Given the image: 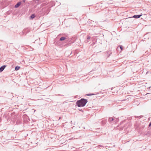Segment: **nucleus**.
Listing matches in <instances>:
<instances>
[{"instance_id": "f257e3e1", "label": "nucleus", "mask_w": 151, "mask_h": 151, "mask_svg": "<svg viewBox=\"0 0 151 151\" xmlns=\"http://www.w3.org/2000/svg\"><path fill=\"white\" fill-rule=\"evenodd\" d=\"M48 3L47 1L45 0H33L31 2V4L34 6L33 8H36V9H40L41 6H44Z\"/></svg>"}, {"instance_id": "f03ea898", "label": "nucleus", "mask_w": 151, "mask_h": 151, "mask_svg": "<svg viewBox=\"0 0 151 151\" xmlns=\"http://www.w3.org/2000/svg\"><path fill=\"white\" fill-rule=\"evenodd\" d=\"M87 102L86 99H82L78 101L76 104L78 107H82L84 106Z\"/></svg>"}, {"instance_id": "7ed1b4c3", "label": "nucleus", "mask_w": 151, "mask_h": 151, "mask_svg": "<svg viewBox=\"0 0 151 151\" xmlns=\"http://www.w3.org/2000/svg\"><path fill=\"white\" fill-rule=\"evenodd\" d=\"M22 3L21 2H18L15 6L12 5L11 6H11V8L12 9H13L14 7L15 8H17Z\"/></svg>"}, {"instance_id": "20e7f679", "label": "nucleus", "mask_w": 151, "mask_h": 151, "mask_svg": "<svg viewBox=\"0 0 151 151\" xmlns=\"http://www.w3.org/2000/svg\"><path fill=\"white\" fill-rule=\"evenodd\" d=\"M142 15V14H139V15H134L133 17H129V18H139Z\"/></svg>"}, {"instance_id": "39448f33", "label": "nucleus", "mask_w": 151, "mask_h": 151, "mask_svg": "<svg viewBox=\"0 0 151 151\" xmlns=\"http://www.w3.org/2000/svg\"><path fill=\"white\" fill-rule=\"evenodd\" d=\"M6 67V65H4L1 67L0 68V72H2L4 70Z\"/></svg>"}, {"instance_id": "423d86ee", "label": "nucleus", "mask_w": 151, "mask_h": 151, "mask_svg": "<svg viewBox=\"0 0 151 151\" xmlns=\"http://www.w3.org/2000/svg\"><path fill=\"white\" fill-rule=\"evenodd\" d=\"M35 17V15L34 14H33L30 16L29 18L30 19H32Z\"/></svg>"}, {"instance_id": "0eeeda50", "label": "nucleus", "mask_w": 151, "mask_h": 151, "mask_svg": "<svg viewBox=\"0 0 151 151\" xmlns=\"http://www.w3.org/2000/svg\"><path fill=\"white\" fill-rule=\"evenodd\" d=\"M114 120V118H109V122H111V121H112Z\"/></svg>"}, {"instance_id": "6e6552de", "label": "nucleus", "mask_w": 151, "mask_h": 151, "mask_svg": "<svg viewBox=\"0 0 151 151\" xmlns=\"http://www.w3.org/2000/svg\"><path fill=\"white\" fill-rule=\"evenodd\" d=\"M20 68V67L19 66H16L15 68V70H19Z\"/></svg>"}, {"instance_id": "1a4fd4ad", "label": "nucleus", "mask_w": 151, "mask_h": 151, "mask_svg": "<svg viewBox=\"0 0 151 151\" xmlns=\"http://www.w3.org/2000/svg\"><path fill=\"white\" fill-rule=\"evenodd\" d=\"M114 122H115V123H116L119 121V119L117 118H114Z\"/></svg>"}, {"instance_id": "9d476101", "label": "nucleus", "mask_w": 151, "mask_h": 151, "mask_svg": "<svg viewBox=\"0 0 151 151\" xmlns=\"http://www.w3.org/2000/svg\"><path fill=\"white\" fill-rule=\"evenodd\" d=\"M65 39V37H62L60 38V40L61 41H63Z\"/></svg>"}, {"instance_id": "9b49d317", "label": "nucleus", "mask_w": 151, "mask_h": 151, "mask_svg": "<svg viewBox=\"0 0 151 151\" xmlns=\"http://www.w3.org/2000/svg\"><path fill=\"white\" fill-rule=\"evenodd\" d=\"M26 1V0H22L20 2H21L22 3H24Z\"/></svg>"}, {"instance_id": "f8f14e48", "label": "nucleus", "mask_w": 151, "mask_h": 151, "mask_svg": "<svg viewBox=\"0 0 151 151\" xmlns=\"http://www.w3.org/2000/svg\"><path fill=\"white\" fill-rule=\"evenodd\" d=\"M93 94L90 93V94H87L86 95L87 96H91L93 95Z\"/></svg>"}, {"instance_id": "ddd939ff", "label": "nucleus", "mask_w": 151, "mask_h": 151, "mask_svg": "<svg viewBox=\"0 0 151 151\" xmlns=\"http://www.w3.org/2000/svg\"><path fill=\"white\" fill-rule=\"evenodd\" d=\"M120 48L121 49V50H122L123 49V48L122 47V46H120Z\"/></svg>"}, {"instance_id": "4468645a", "label": "nucleus", "mask_w": 151, "mask_h": 151, "mask_svg": "<svg viewBox=\"0 0 151 151\" xmlns=\"http://www.w3.org/2000/svg\"><path fill=\"white\" fill-rule=\"evenodd\" d=\"M90 38H91V37H90V36H88V37H87V39L88 40L90 39Z\"/></svg>"}, {"instance_id": "2eb2a0df", "label": "nucleus", "mask_w": 151, "mask_h": 151, "mask_svg": "<svg viewBox=\"0 0 151 151\" xmlns=\"http://www.w3.org/2000/svg\"><path fill=\"white\" fill-rule=\"evenodd\" d=\"M149 127H150L151 126V122L149 124Z\"/></svg>"}, {"instance_id": "dca6fc26", "label": "nucleus", "mask_w": 151, "mask_h": 151, "mask_svg": "<svg viewBox=\"0 0 151 151\" xmlns=\"http://www.w3.org/2000/svg\"><path fill=\"white\" fill-rule=\"evenodd\" d=\"M44 9V8H42L41 9L42 10Z\"/></svg>"}, {"instance_id": "f3484780", "label": "nucleus", "mask_w": 151, "mask_h": 151, "mask_svg": "<svg viewBox=\"0 0 151 151\" xmlns=\"http://www.w3.org/2000/svg\"><path fill=\"white\" fill-rule=\"evenodd\" d=\"M35 111H36V110L34 111V112H35Z\"/></svg>"}]
</instances>
